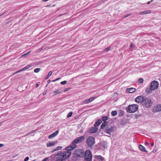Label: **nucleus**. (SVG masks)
Listing matches in <instances>:
<instances>
[{"mask_svg":"<svg viewBox=\"0 0 161 161\" xmlns=\"http://www.w3.org/2000/svg\"><path fill=\"white\" fill-rule=\"evenodd\" d=\"M49 158H44L42 161H46Z\"/></svg>","mask_w":161,"mask_h":161,"instance_id":"obj_38","label":"nucleus"},{"mask_svg":"<svg viewBox=\"0 0 161 161\" xmlns=\"http://www.w3.org/2000/svg\"><path fill=\"white\" fill-rule=\"evenodd\" d=\"M139 147L140 150L141 151L146 153L147 152V151L145 149V147H143L142 145H139Z\"/></svg>","mask_w":161,"mask_h":161,"instance_id":"obj_20","label":"nucleus"},{"mask_svg":"<svg viewBox=\"0 0 161 161\" xmlns=\"http://www.w3.org/2000/svg\"><path fill=\"white\" fill-rule=\"evenodd\" d=\"M59 132V131L58 130H56L54 133H53V134L50 135L48 136V138L49 139H52L56 136L58 134Z\"/></svg>","mask_w":161,"mask_h":161,"instance_id":"obj_13","label":"nucleus"},{"mask_svg":"<svg viewBox=\"0 0 161 161\" xmlns=\"http://www.w3.org/2000/svg\"><path fill=\"white\" fill-rule=\"evenodd\" d=\"M49 76L48 75H47L46 77H45V79L46 80L47 79L49 78Z\"/></svg>","mask_w":161,"mask_h":161,"instance_id":"obj_41","label":"nucleus"},{"mask_svg":"<svg viewBox=\"0 0 161 161\" xmlns=\"http://www.w3.org/2000/svg\"><path fill=\"white\" fill-rule=\"evenodd\" d=\"M108 123V121H105L103 122L101 125V129H104L106 126L107 125Z\"/></svg>","mask_w":161,"mask_h":161,"instance_id":"obj_19","label":"nucleus"},{"mask_svg":"<svg viewBox=\"0 0 161 161\" xmlns=\"http://www.w3.org/2000/svg\"><path fill=\"white\" fill-rule=\"evenodd\" d=\"M138 108V106L136 104L129 105L125 109L127 113H133L137 110Z\"/></svg>","mask_w":161,"mask_h":161,"instance_id":"obj_1","label":"nucleus"},{"mask_svg":"<svg viewBox=\"0 0 161 161\" xmlns=\"http://www.w3.org/2000/svg\"><path fill=\"white\" fill-rule=\"evenodd\" d=\"M121 114H122V115H123L124 114V112L123 111H122L121 112Z\"/></svg>","mask_w":161,"mask_h":161,"instance_id":"obj_44","label":"nucleus"},{"mask_svg":"<svg viewBox=\"0 0 161 161\" xmlns=\"http://www.w3.org/2000/svg\"><path fill=\"white\" fill-rule=\"evenodd\" d=\"M108 117L106 116H104L102 118V120L103 121L105 122L107 119Z\"/></svg>","mask_w":161,"mask_h":161,"instance_id":"obj_28","label":"nucleus"},{"mask_svg":"<svg viewBox=\"0 0 161 161\" xmlns=\"http://www.w3.org/2000/svg\"><path fill=\"white\" fill-rule=\"evenodd\" d=\"M131 14H127L125 16H124V17L126 18L127 17L131 15Z\"/></svg>","mask_w":161,"mask_h":161,"instance_id":"obj_35","label":"nucleus"},{"mask_svg":"<svg viewBox=\"0 0 161 161\" xmlns=\"http://www.w3.org/2000/svg\"><path fill=\"white\" fill-rule=\"evenodd\" d=\"M69 90V88H67L66 89V91H67Z\"/></svg>","mask_w":161,"mask_h":161,"instance_id":"obj_48","label":"nucleus"},{"mask_svg":"<svg viewBox=\"0 0 161 161\" xmlns=\"http://www.w3.org/2000/svg\"><path fill=\"white\" fill-rule=\"evenodd\" d=\"M4 146V145L3 144H0V147H2Z\"/></svg>","mask_w":161,"mask_h":161,"instance_id":"obj_40","label":"nucleus"},{"mask_svg":"<svg viewBox=\"0 0 161 161\" xmlns=\"http://www.w3.org/2000/svg\"><path fill=\"white\" fill-rule=\"evenodd\" d=\"M46 92H45H45H44V93H43V95H44L46 94Z\"/></svg>","mask_w":161,"mask_h":161,"instance_id":"obj_49","label":"nucleus"},{"mask_svg":"<svg viewBox=\"0 0 161 161\" xmlns=\"http://www.w3.org/2000/svg\"><path fill=\"white\" fill-rule=\"evenodd\" d=\"M81 133H82V131H81V132H80Z\"/></svg>","mask_w":161,"mask_h":161,"instance_id":"obj_55","label":"nucleus"},{"mask_svg":"<svg viewBox=\"0 0 161 161\" xmlns=\"http://www.w3.org/2000/svg\"><path fill=\"white\" fill-rule=\"evenodd\" d=\"M151 11L150 10H147L146 11H143L141 12L140 14H147L151 13Z\"/></svg>","mask_w":161,"mask_h":161,"instance_id":"obj_23","label":"nucleus"},{"mask_svg":"<svg viewBox=\"0 0 161 161\" xmlns=\"http://www.w3.org/2000/svg\"><path fill=\"white\" fill-rule=\"evenodd\" d=\"M35 131V130H33L32 131H31V132H30L29 133V134H32Z\"/></svg>","mask_w":161,"mask_h":161,"instance_id":"obj_37","label":"nucleus"},{"mask_svg":"<svg viewBox=\"0 0 161 161\" xmlns=\"http://www.w3.org/2000/svg\"><path fill=\"white\" fill-rule=\"evenodd\" d=\"M149 144V143L148 142H147L145 143V145H148Z\"/></svg>","mask_w":161,"mask_h":161,"instance_id":"obj_45","label":"nucleus"},{"mask_svg":"<svg viewBox=\"0 0 161 161\" xmlns=\"http://www.w3.org/2000/svg\"><path fill=\"white\" fill-rule=\"evenodd\" d=\"M31 52V51H29L26 53L24 54L21 56V57H25L26 56L29 55Z\"/></svg>","mask_w":161,"mask_h":161,"instance_id":"obj_25","label":"nucleus"},{"mask_svg":"<svg viewBox=\"0 0 161 161\" xmlns=\"http://www.w3.org/2000/svg\"><path fill=\"white\" fill-rule=\"evenodd\" d=\"M67 81L65 80H64V81H62L60 82V84L62 85H64L65 84L67 83Z\"/></svg>","mask_w":161,"mask_h":161,"instance_id":"obj_31","label":"nucleus"},{"mask_svg":"<svg viewBox=\"0 0 161 161\" xmlns=\"http://www.w3.org/2000/svg\"><path fill=\"white\" fill-rule=\"evenodd\" d=\"M61 92V91L60 90H57L53 92V93L54 95L59 94Z\"/></svg>","mask_w":161,"mask_h":161,"instance_id":"obj_27","label":"nucleus"},{"mask_svg":"<svg viewBox=\"0 0 161 161\" xmlns=\"http://www.w3.org/2000/svg\"><path fill=\"white\" fill-rule=\"evenodd\" d=\"M97 130V127H92L89 130V132L90 133H95Z\"/></svg>","mask_w":161,"mask_h":161,"instance_id":"obj_14","label":"nucleus"},{"mask_svg":"<svg viewBox=\"0 0 161 161\" xmlns=\"http://www.w3.org/2000/svg\"><path fill=\"white\" fill-rule=\"evenodd\" d=\"M84 139V137L81 136L75 139L72 142V144L76 145L82 142Z\"/></svg>","mask_w":161,"mask_h":161,"instance_id":"obj_7","label":"nucleus"},{"mask_svg":"<svg viewBox=\"0 0 161 161\" xmlns=\"http://www.w3.org/2000/svg\"><path fill=\"white\" fill-rule=\"evenodd\" d=\"M101 146L103 147L104 148H107V142H104L101 143Z\"/></svg>","mask_w":161,"mask_h":161,"instance_id":"obj_22","label":"nucleus"},{"mask_svg":"<svg viewBox=\"0 0 161 161\" xmlns=\"http://www.w3.org/2000/svg\"><path fill=\"white\" fill-rule=\"evenodd\" d=\"M136 91V89L133 88H128L126 89V92L130 93H132L135 92Z\"/></svg>","mask_w":161,"mask_h":161,"instance_id":"obj_15","label":"nucleus"},{"mask_svg":"<svg viewBox=\"0 0 161 161\" xmlns=\"http://www.w3.org/2000/svg\"><path fill=\"white\" fill-rule=\"evenodd\" d=\"M110 49V48H109V47H107V48H106L105 49V51L106 52H107L108 50H109Z\"/></svg>","mask_w":161,"mask_h":161,"instance_id":"obj_39","label":"nucleus"},{"mask_svg":"<svg viewBox=\"0 0 161 161\" xmlns=\"http://www.w3.org/2000/svg\"><path fill=\"white\" fill-rule=\"evenodd\" d=\"M96 98V97H93L89 99L85 100L83 101V103L85 104H88L93 101Z\"/></svg>","mask_w":161,"mask_h":161,"instance_id":"obj_11","label":"nucleus"},{"mask_svg":"<svg viewBox=\"0 0 161 161\" xmlns=\"http://www.w3.org/2000/svg\"><path fill=\"white\" fill-rule=\"evenodd\" d=\"M62 147L61 146H59L57 147L54 150H53L51 151V153H53L54 151H56L57 150H58L62 149Z\"/></svg>","mask_w":161,"mask_h":161,"instance_id":"obj_24","label":"nucleus"},{"mask_svg":"<svg viewBox=\"0 0 161 161\" xmlns=\"http://www.w3.org/2000/svg\"><path fill=\"white\" fill-rule=\"evenodd\" d=\"M42 48H41V49H40V50H42Z\"/></svg>","mask_w":161,"mask_h":161,"instance_id":"obj_53","label":"nucleus"},{"mask_svg":"<svg viewBox=\"0 0 161 161\" xmlns=\"http://www.w3.org/2000/svg\"><path fill=\"white\" fill-rule=\"evenodd\" d=\"M87 146L90 147H92L95 143V138L92 136L89 137L86 141Z\"/></svg>","mask_w":161,"mask_h":161,"instance_id":"obj_4","label":"nucleus"},{"mask_svg":"<svg viewBox=\"0 0 161 161\" xmlns=\"http://www.w3.org/2000/svg\"><path fill=\"white\" fill-rule=\"evenodd\" d=\"M153 153H154L155 150H153Z\"/></svg>","mask_w":161,"mask_h":161,"instance_id":"obj_50","label":"nucleus"},{"mask_svg":"<svg viewBox=\"0 0 161 161\" xmlns=\"http://www.w3.org/2000/svg\"><path fill=\"white\" fill-rule=\"evenodd\" d=\"M156 152V150H155L154 151V153L155 152Z\"/></svg>","mask_w":161,"mask_h":161,"instance_id":"obj_52","label":"nucleus"},{"mask_svg":"<svg viewBox=\"0 0 161 161\" xmlns=\"http://www.w3.org/2000/svg\"><path fill=\"white\" fill-rule=\"evenodd\" d=\"M102 122V121L101 119L98 120L94 124V126L96 127L97 126Z\"/></svg>","mask_w":161,"mask_h":161,"instance_id":"obj_21","label":"nucleus"},{"mask_svg":"<svg viewBox=\"0 0 161 161\" xmlns=\"http://www.w3.org/2000/svg\"><path fill=\"white\" fill-rule=\"evenodd\" d=\"M154 91L152 89L150 86L149 87H147L145 90V92L147 94H151L152 93L151 91Z\"/></svg>","mask_w":161,"mask_h":161,"instance_id":"obj_17","label":"nucleus"},{"mask_svg":"<svg viewBox=\"0 0 161 161\" xmlns=\"http://www.w3.org/2000/svg\"><path fill=\"white\" fill-rule=\"evenodd\" d=\"M72 114L73 113L72 112H70L68 114L67 117L68 118L70 117L72 115Z\"/></svg>","mask_w":161,"mask_h":161,"instance_id":"obj_30","label":"nucleus"},{"mask_svg":"<svg viewBox=\"0 0 161 161\" xmlns=\"http://www.w3.org/2000/svg\"><path fill=\"white\" fill-rule=\"evenodd\" d=\"M74 154L79 157H83L84 155V152L81 149H76L74 153Z\"/></svg>","mask_w":161,"mask_h":161,"instance_id":"obj_5","label":"nucleus"},{"mask_svg":"<svg viewBox=\"0 0 161 161\" xmlns=\"http://www.w3.org/2000/svg\"><path fill=\"white\" fill-rule=\"evenodd\" d=\"M117 112L116 111H113L111 112V114L113 116H115L117 115Z\"/></svg>","mask_w":161,"mask_h":161,"instance_id":"obj_26","label":"nucleus"},{"mask_svg":"<svg viewBox=\"0 0 161 161\" xmlns=\"http://www.w3.org/2000/svg\"><path fill=\"white\" fill-rule=\"evenodd\" d=\"M159 83L156 80L153 81L150 84V86L152 89L155 90L157 89Z\"/></svg>","mask_w":161,"mask_h":161,"instance_id":"obj_6","label":"nucleus"},{"mask_svg":"<svg viewBox=\"0 0 161 161\" xmlns=\"http://www.w3.org/2000/svg\"><path fill=\"white\" fill-rule=\"evenodd\" d=\"M114 131V127H107L105 130V132L109 135H111V133Z\"/></svg>","mask_w":161,"mask_h":161,"instance_id":"obj_10","label":"nucleus"},{"mask_svg":"<svg viewBox=\"0 0 161 161\" xmlns=\"http://www.w3.org/2000/svg\"><path fill=\"white\" fill-rule=\"evenodd\" d=\"M57 142H50L47 144V147H50L54 146L56 143Z\"/></svg>","mask_w":161,"mask_h":161,"instance_id":"obj_16","label":"nucleus"},{"mask_svg":"<svg viewBox=\"0 0 161 161\" xmlns=\"http://www.w3.org/2000/svg\"><path fill=\"white\" fill-rule=\"evenodd\" d=\"M84 156L85 161H92V155L90 150H87L85 151Z\"/></svg>","mask_w":161,"mask_h":161,"instance_id":"obj_3","label":"nucleus"},{"mask_svg":"<svg viewBox=\"0 0 161 161\" xmlns=\"http://www.w3.org/2000/svg\"><path fill=\"white\" fill-rule=\"evenodd\" d=\"M143 80L142 78H140L139 79L138 81L140 83H142L143 82Z\"/></svg>","mask_w":161,"mask_h":161,"instance_id":"obj_32","label":"nucleus"},{"mask_svg":"<svg viewBox=\"0 0 161 161\" xmlns=\"http://www.w3.org/2000/svg\"><path fill=\"white\" fill-rule=\"evenodd\" d=\"M154 110L156 112L161 111V104L156 105L154 107Z\"/></svg>","mask_w":161,"mask_h":161,"instance_id":"obj_12","label":"nucleus"},{"mask_svg":"<svg viewBox=\"0 0 161 161\" xmlns=\"http://www.w3.org/2000/svg\"><path fill=\"white\" fill-rule=\"evenodd\" d=\"M29 158L28 157H26L24 160V161H27L29 160Z\"/></svg>","mask_w":161,"mask_h":161,"instance_id":"obj_34","label":"nucleus"},{"mask_svg":"<svg viewBox=\"0 0 161 161\" xmlns=\"http://www.w3.org/2000/svg\"><path fill=\"white\" fill-rule=\"evenodd\" d=\"M35 160H35V159H34V160H32V161H35Z\"/></svg>","mask_w":161,"mask_h":161,"instance_id":"obj_51","label":"nucleus"},{"mask_svg":"<svg viewBox=\"0 0 161 161\" xmlns=\"http://www.w3.org/2000/svg\"><path fill=\"white\" fill-rule=\"evenodd\" d=\"M31 65H28L26 66L25 67H24L22 69H21L20 70H19L18 71H17L16 72L15 74H16V73H19L20 72H21V71H22L23 70H24L26 69H27L29 68L30 67H31Z\"/></svg>","mask_w":161,"mask_h":161,"instance_id":"obj_18","label":"nucleus"},{"mask_svg":"<svg viewBox=\"0 0 161 161\" xmlns=\"http://www.w3.org/2000/svg\"><path fill=\"white\" fill-rule=\"evenodd\" d=\"M152 1H153V0H152L151 1L148 2L147 3V4H149L151 3V2H152Z\"/></svg>","mask_w":161,"mask_h":161,"instance_id":"obj_42","label":"nucleus"},{"mask_svg":"<svg viewBox=\"0 0 161 161\" xmlns=\"http://www.w3.org/2000/svg\"><path fill=\"white\" fill-rule=\"evenodd\" d=\"M52 74V72L51 71H50L49 72L48 75L50 76Z\"/></svg>","mask_w":161,"mask_h":161,"instance_id":"obj_36","label":"nucleus"},{"mask_svg":"<svg viewBox=\"0 0 161 161\" xmlns=\"http://www.w3.org/2000/svg\"><path fill=\"white\" fill-rule=\"evenodd\" d=\"M61 78L60 77H59V78H57L56 79H55V80H53L52 81V82H54L55 81H56L57 80H59Z\"/></svg>","mask_w":161,"mask_h":161,"instance_id":"obj_33","label":"nucleus"},{"mask_svg":"<svg viewBox=\"0 0 161 161\" xmlns=\"http://www.w3.org/2000/svg\"><path fill=\"white\" fill-rule=\"evenodd\" d=\"M93 161H105L104 158L101 155H95Z\"/></svg>","mask_w":161,"mask_h":161,"instance_id":"obj_9","label":"nucleus"},{"mask_svg":"<svg viewBox=\"0 0 161 161\" xmlns=\"http://www.w3.org/2000/svg\"><path fill=\"white\" fill-rule=\"evenodd\" d=\"M145 97L143 96H139L135 99V101L137 103H141L142 104Z\"/></svg>","mask_w":161,"mask_h":161,"instance_id":"obj_8","label":"nucleus"},{"mask_svg":"<svg viewBox=\"0 0 161 161\" xmlns=\"http://www.w3.org/2000/svg\"><path fill=\"white\" fill-rule=\"evenodd\" d=\"M153 102L151 100L145 97L142 105L144 107L148 108L151 106Z\"/></svg>","mask_w":161,"mask_h":161,"instance_id":"obj_2","label":"nucleus"},{"mask_svg":"<svg viewBox=\"0 0 161 161\" xmlns=\"http://www.w3.org/2000/svg\"><path fill=\"white\" fill-rule=\"evenodd\" d=\"M81 133H82V131H81V132H80Z\"/></svg>","mask_w":161,"mask_h":161,"instance_id":"obj_54","label":"nucleus"},{"mask_svg":"<svg viewBox=\"0 0 161 161\" xmlns=\"http://www.w3.org/2000/svg\"><path fill=\"white\" fill-rule=\"evenodd\" d=\"M154 143L152 142L151 144V146L152 147L153 146H154Z\"/></svg>","mask_w":161,"mask_h":161,"instance_id":"obj_43","label":"nucleus"},{"mask_svg":"<svg viewBox=\"0 0 161 161\" xmlns=\"http://www.w3.org/2000/svg\"><path fill=\"white\" fill-rule=\"evenodd\" d=\"M41 70L40 68H36L34 70V72L35 73L38 72Z\"/></svg>","mask_w":161,"mask_h":161,"instance_id":"obj_29","label":"nucleus"},{"mask_svg":"<svg viewBox=\"0 0 161 161\" xmlns=\"http://www.w3.org/2000/svg\"><path fill=\"white\" fill-rule=\"evenodd\" d=\"M132 44H131L130 46V48H132Z\"/></svg>","mask_w":161,"mask_h":161,"instance_id":"obj_47","label":"nucleus"},{"mask_svg":"<svg viewBox=\"0 0 161 161\" xmlns=\"http://www.w3.org/2000/svg\"><path fill=\"white\" fill-rule=\"evenodd\" d=\"M39 86V84H36V87H37Z\"/></svg>","mask_w":161,"mask_h":161,"instance_id":"obj_46","label":"nucleus"}]
</instances>
